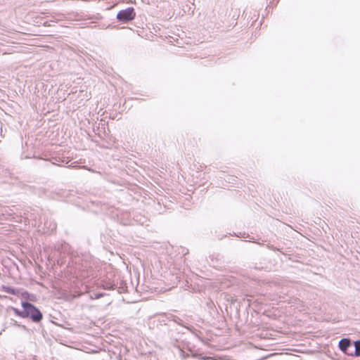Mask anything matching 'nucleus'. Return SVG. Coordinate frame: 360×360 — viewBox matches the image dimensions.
Wrapping results in <instances>:
<instances>
[{"mask_svg": "<svg viewBox=\"0 0 360 360\" xmlns=\"http://www.w3.org/2000/svg\"><path fill=\"white\" fill-rule=\"evenodd\" d=\"M340 349L347 354H352L353 350V345L350 340L347 338H343L339 342Z\"/></svg>", "mask_w": 360, "mask_h": 360, "instance_id": "nucleus-3", "label": "nucleus"}, {"mask_svg": "<svg viewBox=\"0 0 360 360\" xmlns=\"http://www.w3.org/2000/svg\"><path fill=\"white\" fill-rule=\"evenodd\" d=\"M22 311H18L16 310V313L20 316L30 317L33 321L39 322L42 319V314L39 309H37L34 305L27 302L22 303Z\"/></svg>", "mask_w": 360, "mask_h": 360, "instance_id": "nucleus-1", "label": "nucleus"}, {"mask_svg": "<svg viewBox=\"0 0 360 360\" xmlns=\"http://www.w3.org/2000/svg\"><path fill=\"white\" fill-rule=\"evenodd\" d=\"M353 349H354V354L357 356H360V341H356L354 345H353Z\"/></svg>", "mask_w": 360, "mask_h": 360, "instance_id": "nucleus-4", "label": "nucleus"}, {"mask_svg": "<svg viewBox=\"0 0 360 360\" xmlns=\"http://www.w3.org/2000/svg\"><path fill=\"white\" fill-rule=\"evenodd\" d=\"M103 296V293H95L94 296H91V299H99Z\"/></svg>", "mask_w": 360, "mask_h": 360, "instance_id": "nucleus-5", "label": "nucleus"}, {"mask_svg": "<svg viewBox=\"0 0 360 360\" xmlns=\"http://www.w3.org/2000/svg\"><path fill=\"white\" fill-rule=\"evenodd\" d=\"M135 17L134 9L129 7L126 9L120 11L117 14V19L123 22H128L132 20Z\"/></svg>", "mask_w": 360, "mask_h": 360, "instance_id": "nucleus-2", "label": "nucleus"}]
</instances>
